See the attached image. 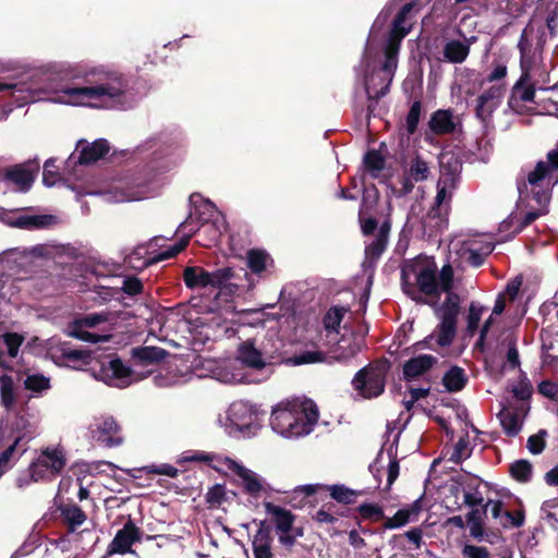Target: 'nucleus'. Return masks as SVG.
Masks as SVG:
<instances>
[{
  "label": "nucleus",
  "mask_w": 558,
  "mask_h": 558,
  "mask_svg": "<svg viewBox=\"0 0 558 558\" xmlns=\"http://www.w3.org/2000/svg\"><path fill=\"white\" fill-rule=\"evenodd\" d=\"M56 74L61 81L81 80L84 85L65 86L61 89L68 97L66 104L80 106L105 97L119 99L128 89V82L118 72L102 69H86L81 65H60Z\"/></svg>",
  "instance_id": "obj_1"
},
{
  "label": "nucleus",
  "mask_w": 558,
  "mask_h": 558,
  "mask_svg": "<svg viewBox=\"0 0 558 558\" xmlns=\"http://www.w3.org/2000/svg\"><path fill=\"white\" fill-rule=\"evenodd\" d=\"M319 412L312 400L277 405L270 415L271 428L284 437L308 435L317 424Z\"/></svg>",
  "instance_id": "obj_2"
},
{
  "label": "nucleus",
  "mask_w": 558,
  "mask_h": 558,
  "mask_svg": "<svg viewBox=\"0 0 558 558\" xmlns=\"http://www.w3.org/2000/svg\"><path fill=\"white\" fill-rule=\"evenodd\" d=\"M401 287L404 294L416 303H424L421 293L439 298L436 264L414 259L401 268Z\"/></svg>",
  "instance_id": "obj_3"
},
{
  "label": "nucleus",
  "mask_w": 558,
  "mask_h": 558,
  "mask_svg": "<svg viewBox=\"0 0 558 558\" xmlns=\"http://www.w3.org/2000/svg\"><path fill=\"white\" fill-rule=\"evenodd\" d=\"M558 183V148L551 149L546 155V160L537 161L535 168L529 172L526 180L518 184V191L522 196L530 192L538 206L545 207L549 203L551 189Z\"/></svg>",
  "instance_id": "obj_4"
},
{
  "label": "nucleus",
  "mask_w": 558,
  "mask_h": 558,
  "mask_svg": "<svg viewBox=\"0 0 558 558\" xmlns=\"http://www.w3.org/2000/svg\"><path fill=\"white\" fill-rule=\"evenodd\" d=\"M518 47L520 50L521 75L512 86L508 98V106L513 112L524 114L527 112L526 104L535 102L536 87L539 83L536 74L542 75L544 71L535 63L533 57L527 53L522 43Z\"/></svg>",
  "instance_id": "obj_5"
},
{
  "label": "nucleus",
  "mask_w": 558,
  "mask_h": 558,
  "mask_svg": "<svg viewBox=\"0 0 558 558\" xmlns=\"http://www.w3.org/2000/svg\"><path fill=\"white\" fill-rule=\"evenodd\" d=\"M390 367L391 363L387 359L367 364L354 375L352 379L354 390L365 399L379 397L385 391Z\"/></svg>",
  "instance_id": "obj_6"
},
{
  "label": "nucleus",
  "mask_w": 558,
  "mask_h": 558,
  "mask_svg": "<svg viewBox=\"0 0 558 558\" xmlns=\"http://www.w3.org/2000/svg\"><path fill=\"white\" fill-rule=\"evenodd\" d=\"M359 222L364 236L374 235L378 228L375 239L365 246V260L373 264L379 259L387 248L391 220L386 218L378 227V220L375 217H364L363 209H360Z\"/></svg>",
  "instance_id": "obj_7"
},
{
  "label": "nucleus",
  "mask_w": 558,
  "mask_h": 558,
  "mask_svg": "<svg viewBox=\"0 0 558 558\" xmlns=\"http://www.w3.org/2000/svg\"><path fill=\"white\" fill-rule=\"evenodd\" d=\"M418 10L420 5L416 1H410L401 7L392 21V25L384 47V54L398 57L401 41L411 32L413 20Z\"/></svg>",
  "instance_id": "obj_8"
},
{
  "label": "nucleus",
  "mask_w": 558,
  "mask_h": 558,
  "mask_svg": "<svg viewBox=\"0 0 558 558\" xmlns=\"http://www.w3.org/2000/svg\"><path fill=\"white\" fill-rule=\"evenodd\" d=\"M66 464L63 449L46 448L36 461L32 462L28 471L32 481H51L57 477Z\"/></svg>",
  "instance_id": "obj_9"
},
{
  "label": "nucleus",
  "mask_w": 558,
  "mask_h": 558,
  "mask_svg": "<svg viewBox=\"0 0 558 558\" xmlns=\"http://www.w3.org/2000/svg\"><path fill=\"white\" fill-rule=\"evenodd\" d=\"M440 183L441 180L437 185V194L434 205L423 220L424 230L428 232L429 236L442 232V230L448 226L452 194L447 191L446 180H444V185H440Z\"/></svg>",
  "instance_id": "obj_10"
},
{
  "label": "nucleus",
  "mask_w": 558,
  "mask_h": 558,
  "mask_svg": "<svg viewBox=\"0 0 558 558\" xmlns=\"http://www.w3.org/2000/svg\"><path fill=\"white\" fill-rule=\"evenodd\" d=\"M397 64V56L385 54L383 65L366 76L365 90L369 99H380L389 92Z\"/></svg>",
  "instance_id": "obj_11"
},
{
  "label": "nucleus",
  "mask_w": 558,
  "mask_h": 558,
  "mask_svg": "<svg viewBox=\"0 0 558 558\" xmlns=\"http://www.w3.org/2000/svg\"><path fill=\"white\" fill-rule=\"evenodd\" d=\"M190 219H191V217L189 219H186L185 221H183L180 226V228L182 230L189 229V233L185 234L179 242H177L169 248L158 253L154 257L145 259L143 262L144 267H147L153 264L175 257L180 252H182L187 246L190 239H191L192 234H194V233H197L199 235L202 231L209 232L211 234L213 241L218 240L219 231L217 230V228L215 227V225L213 222L206 221V222L197 226L196 228H194V227H191L193 225V221H190Z\"/></svg>",
  "instance_id": "obj_12"
},
{
  "label": "nucleus",
  "mask_w": 558,
  "mask_h": 558,
  "mask_svg": "<svg viewBox=\"0 0 558 558\" xmlns=\"http://www.w3.org/2000/svg\"><path fill=\"white\" fill-rule=\"evenodd\" d=\"M489 510L492 518L499 526L505 530L519 529L524 525L525 510L522 505L513 511L505 508V504L499 499H488L483 506V512Z\"/></svg>",
  "instance_id": "obj_13"
},
{
  "label": "nucleus",
  "mask_w": 558,
  "mask_h": 558,
  "mask_svg": "<svg viewBox=\"0 0 558 558\" xmlns=\"http://www.w3.org/2000/svg\"><path fill=\"white\" fill-rule=\"evenodd\" d=\"M322 490L328 492L331 499L344 506L353 505L357 497L364 494L363 490H355L343 484H307L296 487L294 494L303 493L305 496H312Z\"/></svg>",
  "instance_id": "obj_14"
},
{
  "label": "nucleus",
  "mask_w": 558,
  "mask_h": 558,
  "mask_svg": "<svg viewBox=\"0 0 558 558\" xmlns=\"http://www.w3.org/2000/svg\"><path fill=\"white\" fill-rule=\"evenodd\" d=\"M228 420L240 432L254 433L259 427L257 410L253 404L242 400L231 403Z\"/></svg>",
  "instance_id": "obj_15"
},
{
  "label": "nucleus",
  "mask_w": 558,
  "mask_h": 558,
  "mask_svg": "<svg viewBox=\"0 0 558 558\" xmlns=\"http://www.w3.org/2000/svg\"><path fill=\"white\" fill-rule=\"evenodd\" d=\"M142 534L143 533L140 527H137L132 520H129L123 527L116 533L102 558H108L117 554L125 555L134 553L132 546L133 544L141 542Z\"/></svg>",
  "instance_id": "obj_16"
},
{
  "label": "nucleus",
  "mask_w": 558,
  "mask_h": 558,
  "mask_svg": "<svg viewBox=\"0 0 558 558\" xmlns=\"http://www.w3.org/2000/svg\"><path fill=\"white\" fill-rule=\"evenodd\" d=\"M38 171L37 161H27L7 168L3 178L15 184L20 191L26 192L31 189Z\"/></svg>",
  "instance_id": "obj_17"
},
{
  "label": "nucleus",
  "mask_w": 558,
  "mask_h": 558,
  "mask_svg": "<svg viewBox=\"0 0 558 558\" xmlns=\"http://www.w3.org/2000/svg\"><path fill=\"white\" fill-rule=\"evenodd\" d=\"M505 94L504 85H493L481 94L476 99L475 116L482 122L492 118L493 112L498 108Z\"/></svg>",
  "instance_id": "obj_18"
},
{
  "label": "nucleus",
  "mask_w": 558,
  "mask_h": 558,
  "mask_svg": "<svg viewBox=\"0 0 558 558\" xmlns=\"http://www.w3.org/2000/svg\"><path fill=\"white\" fill-rule=\"evenodd\" d=\"M223 463L230 471L235 473L242 480L243 490L245 494L257 497L259 493L266 490L260 477L252 470L229 457L223 459Z\"/></svg>",
  "instance_id": "obj_19"
},
{
  "label": "nucleus",
  "mask_w": 558,
  "mask_h": 558,
  "mask_svg": "<svg viewBox=\"0 0 558 558\" xmlns=\"http://www.w3.org/2000/svg\"><path fill=\"white\" fill-rule=\"evenodd\" d=\"M81 147L77 162L80 165H93L102 159L110 151V144L106 138H98L93 143L85 140H80L76 145V150Z\"/></svg>",
  "instance_id": "obj_20"
},
{
  "label": "nucleus",
  "mask_w": 558,
  "mask_h": 558,
  "mask_svg": "<svg viewBox=\"0 0 558 558\" xmlns=\"http://www.w3.org/2000/svg\"><path fill=\"white\" fill-rule=\"evenodd\" d=\"M93 437L109 448L120 446L123 442L121 427L111 416L105 417L96 425V429H93Z\"/></svg>",
  "instance_id": "obj_21"
},
{
  "label": "nucleus",
  "mask_w": 558,
  "mask_h": 558,
  "mask_svg": "<svg viewBox=\"0 0 558 558\" xmlns=\"http://www.w3.org/2000/svg\"><path fill=\"white\" fill-rule=\"evenodd\" d=\"M529 410V405L521 404L517 408H504L499 412L498 417L507 436L515 437L521 432V415L524 416Z\"/></svg>",
  "instance_id": "obj_22"
},
{
  "label": "nucleus",
  "mask_w": 558,
  "mask_h": 558,
  "mask_svg": "<svg viewBox=\"0 0 558 558\" xmlns=\"http://www.w3.org/2000/svg\"><path fill=\"white\" fill-rule=\"evenodd\" d=\"M265 512L270 515V520L275 525L276 532H292V525H294V522L296 520V515L278 505H275L271 501H264L263 502Z\"/></svg>",
  "instance_id": "obj_23"
},
{
  "label": "nucleus",
  "mask_w": 558,
  "mask_h": 558,
  "mask_svg": "<svg viewBox=\"0 0 558 558\" xmlns=\"http://www.w3.org/2000/svg\"><path fill=\"white\" fill-rule=\"evenodd\" d=\"M436 363L437 359L428 354L411 357L403 364V377L411 381L427 373Z\"/></svg>",
  "instance_id": "obj_24"
},
{
  "label": "nucleus",
  "mask_w": 558,
  "mask_h": 558,
  "mask_svg": "<svg viewBox=\"0 0 558 558\" xmlns=\"http://www.w3.org/2000/svg\"><path fill=\"white\" fill-rule=\"evenodd\" d=\"M428 128L435 135H449L456 131V122L452 110L438 109L434 111L428 121Z\"/></svg>",
  "instance_id": "obj_25"
},
{
  "label": "nucleus",
  "mask_w": 558,
  "mask_h": 558,
  "mask_svg": "<svg viewBox=\"0 0 558 558\" xmlns=\"http://www.w3.org/2000/svg\"><path fill=\"white\" fill-rule=\"evenodd\" d=\"M58 510L61 513L62 519L68 524L69 531L74 532L81 526L87 519L86 513L74 504L72 500L61 501L58 505Z\"/></svg>",
  "instance_id": "obj_26"
},
{
  "label": "nucleus",
  "mask_w": 558,
  "mask_h": 558,
  "mask_svg": "<svg viewBox=\"0 0 558 558\" xmlns=\"http://www.w3.org/2000/svg\"><path fill=\"white\" fill-rule=\"evenodd\" d=\"M168 355V351L158 347H140L132 350L133 360L142 366L159 363Z\"/></svg>",
  "instance_id": "obj_27"
},
{
  "label": "nucleus",
  "mask_w": 558,
  "mask_h": 558,
  "mask_svg": "<svg viewBox=\"0 0 558 558\" xmlns=\"http://www.w3.org/2000/svg\"><path fill=\"white\" fill-rule=\"evenodd\" d=\"M238 355L239 359L250 367L262 369L265 366L262 352L255 348V343L251 339L239 345Z\"/></svg>",
  "instance_id": "obj_28"
},
{
  "label": "nucleus",
  "mask_w": 558,
  "mask_h": 558,
  "mask_svg": "<svg viewBox=\"0 0 558 558\" xmlns=\"http://www.w3.org/2000/svg\"><path fill=\"white\" fill-rule=\"evenodd\" d=\"M458 319L451 315H440V323L436 328V342L439 347H448L453 342L457 335Z\"/></svg>",
  "instance_id": "obj_29"
},
{
  "label": "nucleus",
  "mask_w": 558,
  "mask_h": 558,
  "mask_svg": "<svg viewBox=\"0 0 558 558\" xmlns=\"http://www.w3.org/2000/svg\"><path fill=\"white\" fill-rule=\"evenodd\" d=\"M274 266L272 257L264 250L252 248L247 252V267L255 275H262Z\"/></svg>",
  "instance_id": "obj_30"
},
{
  "label": "nucleus",
  "mask_w": 558,
  "mask_h": 558,
  "mask_svg": "<svg viewBox=\"0 0 558 558\" xmlns=\"http://www.w3.org/2000/svg\"><path fill=\"white\" fill-rule=\"evenodd\" d=\"M183 281L189 289L206 288L211 283L209 271L197 266H189L183 270Z\"/></svg>",
  "instance_id": "obj_31"
},
{
  "label": "nucleus",
  "mask_w": 558,
  "mask_h": 558,
  "mask_svg": "<svg viewBox=\"0 0 558 558\" xmlns=\"http://www.w3.org/2000/svg\"><path fill=\"white\" fill-rule=\"evenodd\" d=\"M470 53V45L458 39L449 40L442 49L444 58L450 63H462Z\"/></svg>",
  "instance_id": "obj_32"
},
{
  "label": "nucleus",
  "mask_w": 558,
  "mask_h": 558,
  "mask_svg": "<svg viewBox=\"0 0 558 558\" xmlns=\"http://www.w3.org/2000/svg\"><path fill=\"white\" fill-rule=\"evenodd\" d=\"M54 221L56 217L52 215L20 216L12 222V226L20 229L34 230L49 227Z\"/></svg>",
  "instance_id": "obj_33"
},
{
  "label": "nucleus",
  "mask_w": 558,
  "mask_h": 558,
  "mask_svg": "<svg viewBox=\"0 0 558 558\" xmlns=\"http://www.w3.org/2000/svg\"><path fill=\"white\" fill-rule=\"evenodd\" d=\"M468 383L465 372L460 366H451L442 377V384L447 391H461Z\"/></svg>",
  "instance_id": "obj_34"
},
{
  "label": "nucleus",
  "mask_w": 558,
  "mask_h": 558,
  "mask_svg": "<svg viewBox=\"0 0 558 558\" xmlns=\"http://www.w3.org/2000/svg\"><path fill=\"white\" fill-rule=\"evenodd\" d=\"M234 277V270L232 267H223L216 269L215 271H209V279L211 283L209 287L216 288L219 290L228 289L232 291V288L236 289V284L228 283Z\"/></svg>",
  "instance_id": "obj_35"
},
{
  "label": "nucleus",
  "mask_w": 558,
  "mask_h": 558,
  "mask_svg": "<svg viewBox=\"0 0 558 558\" xmlns=\"http://www.w3.org/2000/svg\"><path fill=\"white\" fill-rule=\"evenodd\" d=\"M102 368L111 372L112 378L120 380L123 385H130L132 383V368L126 366L119 357L111 359L108 363V367L102 366Z\"/></svg>",
  "instance_id": "obj_36"
},
{
  "label": "nucleus",
  "mask_w": 558,
  "mask_h": 558,
  "mask_svg": "<svg viewBox=\"0 0 558 558\" xmlns=\"http://www.w3.org/2000/svg\"><path fill=\"white\" fill-rule=\"evenodd\" d=\"M509 473L519 483H529L533 476V465L526 459L515 460L510 464Z\"/></svg>",
  "instance_id": "obj_37"
},
{
  "label": "nucleus",
  "mask_w": 558,
  "mask_h": 558,
  "mask_svg": "<svg viewBox=\"0 0 558 558\" xmlns=\"http://www.w3.org/2000/svg\"><path fill=\"white\" fill-rule=\"evenodd\" d=\"M363 163L366 171L371 173V177L377 179L379 172L385 169L386 160L378 150L369 149L364 155Z\"/></svg>",
  "instance_id": "obj_38"
},
{
  "label": "nucleus",
  "mask_w": 558,
  "mask_h": 558,
  "mask_svg": "<svg viewBox=\"0 0 558 558\" xmlns=\"http://www.w3.org/2000/svg\"><path fill=\"white\" fill-rule=\"evenodd\" d=\"M272 536H263L255 534L252 539V550L254 558H272Z\"/></svg>",
  "instance_id": "obj_39"
},
{
  "label": "nucleus",
  "mask_w": 558,
  "mask_h": 558,
  "mask_svg": "<svg viewBox=\"0 0 558 558\" xmlns=\"http://www.w3.org/2000/svg\"><path fill=\"white\" fill-rule=\"evenodd\" d=\"M347 310L341 306H331L323 317L324 328L328 332H339L340 324Z\"/></svg>",
  "instance_id": "obj_40"
},
{
  "label": "nucleus",
  "mask_w": 558,
  "mask_h": 558,
  "mask_svg": "<svg viewBox=\"0 0 558 558\" xmlns=\"http://www.w3.org/2000/svg\"><path fill=\"white\" fill-rule=\"evenodd\" d=\"M486 512H483V509H472L466 514V522L470 526V535L478 541H481L485 535L483 515Z\"/></svg>",
  "instance_id": "obj_41"
},
{
  "label": "nucleus",
  "mask_w": 558,
  "mask_h": 558,
  "mask_svg": "<svg viewBox=\"0 0 558 558\" xmlns=\"http://www.w3.org/2000/svg\"><path fill=\"white\" fill-rule=\"evenodd\" d=\"M336 352L339 351L333 357L337 361H347L355 356L360 352V344L356 343L354 338H341L338 343Z\"/></svg>",
  "instance_id": "obj_42"
},
{
  "label": "nucleus",
  "mask_w": 558,
  "mask_h": 558,
  "mask_svg": "<svg viewBox=\"0 0 558 558\" xmlns=\"http://www.w3.org/2000/svg\"><path fill=\"white\" fill-rule=\"evenodd\" d=\"M408 174L414 180V182L425 181L429 175V167L421 156L416 155L411 160Z\"/></svg>",
  "instance_id": "obj_43"
},
{
  "label": "nucleus",
  "mask_w": 558,
  "mask_h": 558,
  "mask_svg": "<svg viewBox=\"0 0 558 558\" xmlns=\"http://www.w3.org/2000/svg\"><path fill=\"white\" fill-rule=\"evenodd\" d=\"M440 168L445 172L444 175H450L451 181L453 177L461 170L462 163L453 153H442L440 155Z\"/></svg>",
  "instance_id": "obj_44"
},
{
  "label": "nucleus",
  "mask_w": 558,
  "mask_h": 558,
  "mask_svg": "<svg viewBox=\"0 0 558 558\" xmlns=\"http://www.w3.org/2000/svg\"><path fill=\"white\" fill-rule=\"evenodd\" d=\"M107 320V313H90L84 315L83 317L75 318L69 324V326H74L77 328H94L102 323H106Z\"/></svg>",
  "instance_id": "obj_45"
},
{
  "label": "nucleus",
  "mask_w": 558,
  "mask_h": 558,
  "mask_svg": "<svg viewBox=\"0 0 558 558\" xmlns=\"http://www.w3.org/2000/svg\"><path fill=\"white\" fill-rule=\"evenodd\" d=\"M423 105L421 100H414L410 107L409 112L405 117V128L409 135L416 132L417 125L421 119Z\"/></svg>",
  "instance_id": "obj_46"
},
{
  "label": "nucleus",
  "mask_w": 558,
  "mask_h": 558,
  "mask_svg": "<svg viewBox=\"0 0 558 558\" xmlns=\"http://www.w3.org/2000/svg\"><path fill=\"white\" fill-rule=\"evenodd\" d=\"M359 514L364 520L377 522L385 519L384 509L377 504H362L356 508Z\"/></svg>",
  "instance_id": "obj_47"
},
{
  "label": "nucleus",
  "mask_w": 558,
  "mask_h": 558,
  "mask_svg": "<svg viewBox=\"0 0 558 558\" xmlns=\"http://www.w3.org/2000/svg\"><path fill=\"white\" fill-rule=\"evenodd\" d=\"M0 384L1 401L7 409H11L15 401L13 379L4 375L1 377Z\"/></svg>",
  "instance_id": "obj_48"
},
{
  "label": "nucleus",
  "mask_w": 558,
  "mask_h": 558,
  "mask_svg": "<svg viewBox=\"0 0 558 558\" xmlns=\"http://www.w3.org/2000/svg\"><path fill=\"white\" fill-rule=\"evenodd\" d=\"M445 293L447 296L440 307L441 315H451L452 318L458 319V314L460 311V296L459 294L452 292V290H449V292Z\"/></svg>",
  "instance_id": "obj_49"
},
{
  "label": "nucleus",
  "mask_w": 558,
  "mask_h": 558,
  "mask_svg": "<svg viewBox=\"0 0 558 558\" xmlns=\"http://www.w3.org/2000/svg\"><path fill=\"white\" fill-rule=\"evenodd\" d=\"M226 499V486L223 484L213 485L205 495L209 508H218Z\"/></svg>",
  "instance_id": "obj_50"
},
{
  "label": "nucleus",
  "mask_w": 558,
  "mask_h": 558,
  "mask_svg": "<svg viewBox=\"0 0 558 558\" xmlns=\"http://www.w3.org/2000/svg\"><path fill=\"white\" fill-rule=\"evenodd\" d=\"M453 279H454V271L450 264H445L440 271L439 276L437 277L438 280V291L439 293L442 292H449V290L453 289Z\"/></svg>",
  "instance_id": "obj_51"
},
{
  "label": "nucleus",
  "mask_w": 558,
  "mask_h": 558,
  "mask_svg": "<svg viewBox=\"0 0 558 558\" xmlns=\"http://www.w3.org/2000/svg\"><path fill=\"white\" fill-rule=\"evenodd\" d=\"M548 433L546 429H539L536 434L531 435L526 441V448L532 454H539L546 447V437Z\"/></svg>",
  "instance_id": "obj_52"
},
{
  "label": "nucleus",
  "mask_w": 558,
  "mask_h": 558,
  "mask_svg": "<svg viewBox=\"0 0 558 558\" xmlns=\"http://www.w3.org/2000/svg\"><path fill=\"white\" fill-rule=\"evenodd\" d=\"M62 356L70 362H81L83 365H89L93 360L90 351L77 349H62Z\"/></svg>",
  "instance_id": "obj_53"
},
{
  "label": "nucleus",
  "mask_w": 558,
  "mask_h": 558,
  "mask_svg": "<svg viewBox=\"0 0 558 558\" xmlns=\"http://www.w3.org/2000/svg\"><path fill=\"white\" fill-rule=\"evenodd\" d=\"M325 353L322 351H304L292 357L294 365L312 364L325 361Z\"/></svg>",
  "instance_id": "obj_54"
},
{
  "label": "nucleus",
  "mask_w": 558,
  "mask_h": 558,
  "mask_svg": "<svg viewBox=\"0 0 558 558\" xmlns=\"http://www.w3.org/2000/svg\"><path fill=\"white\" fill-rule=\"evenodd\" d=\"M412 521L409 517V512L404 510V508L399 509L392 518H387L384 522V529L393 530L398 527H402Z\"/></svg>",
  "instance_id": "obj_55"
},
{
  "label": "nucleus",
  "mask_w": 558,
  "mask_h": 558,
  "mask_svg": "<svg viewBox=\"0 0 558 558\" xmlns=\"http://www.w3.org/2000/svg\"><path fill=\"white\" fill-rule=\"evenodd\" d=\"M24 386L27 390L41 392L49 388V379L40 374L29 375L24 380Z\"/></svg>",
  "instance_id": "obj_56"
},
{
  "label": "nucleus",
  "mask_w": 558,
  "mask_h": 558,
  "mask_svg": "<svg viewBox=\"0 0 558 558\" xmlns=\"http://www.w3.org/2000/svg\"><path fill=\"white\" fill-rule=\"evenodd\" d=\"M59 179L60 174L56 166V160L50 158L44 165L43 182L47 186H53Z\"/></svg>",
  "instance_id": "obj_57"
},
{
  "label": "nucleus",
  "mask_w": 558,
  "mask_h": 558,
  "mask_svg": "<svg viewBox=\"0 0 558 558\" xmlns=\"http://www.w3.org/2000/svg\"><path fill=\"white\" fill-rule=\"evenodd\" d=\"M3 341L8 348V354L10 357H15L24 341V337L16 332H5L3 335Z\"/></svg>",
  "instance_id": "obj_58"
},
{
  "label": "nucleus",
  "mask_w": 558,
  "mask_h": 558,
  "mask_svg": "<svg viewBox=\"0 0 558 558\" xmlns=\"http://www.w3.org/2000/svg\"><path fill=\"white\" fill-rule=\"evenodd\" d=\"M485 252L481 253L476 250H468L469 256L466 258V263L472 267H480L484 264L486 256H488L493 250L494 245L488 243L484 246Z\"/></svg>",
  "instance_id": "obj_59"
},
{
  "label": "nucleus",
  "mask_w": 558,
  "mask_h": 558,
  "mask_svg": "<svg viewBox=\"0 0 558 558\" xmlns=\"http://www.w3.org/2000/svg\"><path fill=\"white\" fill-rule=\"evenodd\" d=\"M511 391L518 400L527 401L532 397L533 387L530 380L526 377H523Z\"/></svg>",
  "instance_id": "obj_60"
},
{
  "label": "nucleus",
  "mask_w": 558,
  "mask_h": 558,
  "mask_svg": "<svg viewBox=\"0 0 558 558\" xmlns=\"http://www.w3.org/2000/svg\"><path fill=\"white\" fill-rule=\"evenodd\" d=\"M68 328H69V332H68L69 336H71L75 339L82 340V341L97 343L104 339V337H101L97 333L86 331V330H84V328H77L74 326H69Z\"/></svg>",
  "instance_id": "obj_61"
},
{
  "label": "nucleus",
  "mask_w": 558,
  "mask_h": 558,
  "mask_svg": "<svg viewBox=\"0 0 558 558\" xmlns=\"http://www.w3.org/2000/svg\"><path fill=\"white\" fill-rule=\"evenodd\" d=\"M144 286L136 277H126L123 280L122 291L131 296L138 295L143 292Z\"/></svg>",
  "instance_id": "obj_62"
},
{
  "label": "nucleus",
  "mask_w": 558,
  "mask_h": 558,
  "mask_svg": "<svg viewBox=\"0 0 558 558\" xmlns=\"http://www.w3.org/2000/svg\"><path fill=\"white\" fill-rule=\"evenodd\" d=\"M461 553L464 558H490L489 550L484 546L465 544Z\"/></svg>",
  "instance_id": "obj_63"
},
{
  "label": "nucleus",
  "mask_w": 558,
  "mask_h": 558,
  "mask_svg": "<svg viewBox=\"0 0 558 558\" xmlns=\"http://www.w3.org/2000/svg\"><path fill=\"white\" fill-rule=\"evenodd\" d=\"M537 390L542 396L549 400L556 401L558 399V383L543 380L538 384Z\"/></svg>",
  "instance_id": "obj_64"
}]
</instances>
